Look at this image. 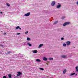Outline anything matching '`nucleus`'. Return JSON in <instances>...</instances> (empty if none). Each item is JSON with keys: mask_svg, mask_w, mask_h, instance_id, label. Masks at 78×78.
I'll return each instance as SVG.
<instances>
[{"mask_svg": "<svg viewBox=\"0 0 78 78\" xmlns=\"http://www.w3.org/2000/svg\"><path fill=\"white\" fill-rule=\"evenodd\" d=\"M69 23H70V22H67L63 24V27H65V26H66V25H69Z\"/></svg>", "mask_w": 78, "mask_h": 78, "instance_id": "1", "label": "nucleus"}, {"mask_svg": "<svg viewBox=\"0 0 78 78\" xmlns=\"http://www.w3.org/2000/svg\"><path fill=\"white\" fill-rule=\"evenodd\" d=\"M71 42H70V41H67L66 42V45L67 46H69V45H70Z\"/></svg>", "mask_w": 78, "mask_h": 78, "instance_id": "2", "label": "nucleus"}, {"mask_svg": "<svg viewBox=\"0 0 78 78\" xmlns=\"http://www.w3.org/2000/svg\"><path fill=\"white\" fill-rule=\"evenodd\" d=\"M30 15V12H29L27 13H26L24 14V16H26V17H28V16H29Z\"/></svg>", "mask_w": 78, "mask_h": 78, "instance_id": "3", "label": "nucleus"}, {"mask_svg": "<svg viewBox=\"0 0 78 78\" xmlns=\"http://www.w3.org/2000/svg\"><path fill=\"white\" fill-rule=\"evenodd\" d=\"M60 7H61V4H59V3H58V5H57V8H58V9L59 8H60Z\"/></svg>", "mask_w": 78, "mask_h": 78, "instance_id": "4", "label": "nucleus"}, {"mask_svg": "<svg viewBox=\"0 0 78 78\" xmlns=\"http://www.w3.org/2000/svg\"><path fill=\"white\" fill-rule=\"evenodd\" d=\"M55 1L52 2L51 3V5L52 6H53L55 5Z\"/></svg>", "mask_w": 78, "mask_h": 78, "instance_id": "5", "label": "nucleus"}, {"mask_svg": "<svg viewBox=\"0 0 78 78\" xmlns=\"http://www.w3.org/2000/svg\"><path fill=\"white\" fill-rule=\"evenodd\" d=\"M23 45H27L28 44V42H24L23 43Z\"/></svg>", "mask_w": 78, "mask_h": 78, "instance_id": "6", "label": "nucleus"}, {"mask_svg": "<svg viewBox=\"0 0 78 78\" xmlns=\"http://www.w3.org/2000/svg\"><path fill=\"white\" fill-rule=\"evenodd\" d=\"M61 56L62 58H67L66 56L64 55H62Z\"/></svg>", "mask_w": 78, "mask_h": 78, "instance_id": "7", "label": "nucleus"}, {"mask_svg": "<svg viewBox=\"0 0 78 78\" xmlns=\"http://www.w3.org/2000/svg\"><path fill=\"white\" fill-rule=\"evenodd\" d=\"M37 50H34L33 51V53H37Z\"/></svg>", "mask_w": 78, "mask_h": 78, "instance_id": "8", "label": "nucleus"}, {"mask_svg": "<svg viewBox=\"0 0 78 78\" xmlns=\"http://www.w3.org/2000/svg\"><path fill=\"white\" fill-rule=\"evenodd\" d=\"M43 59L44 61H47V58L45 57L43 58Z\"/></svg>", "mask_w": 78, "mask_h": 78, "instance_id": "9", "label": "nucleus"}, {"mask_svg": "<svg viewBox=\"0 0 78 78\" xmlns=\"http://www.w3.org/2000/svg\"><path fill=\"white\" fill-rule=\"evenodd\" d=\"M43 45V44H40L38 46V48H41V47H42Z\"/></svg>", "mask_w": 78, "mask_h": 78, "instance_id": "10", "label": "nucleus"}, {"mask_svg": "<svg viewBox=\"0 0 78 78\" xmlns=\"http://www.w3.org/2000/svg\"><path fill=\"white\" fill-rule=\"evenodd\" d=\"M66 72H67V70H66V69H65L63 71V73L64 74H65Z\"/></svg>", "mask_w": 78, "mask_h": 78, "instance_id": "11", "label": "nucleus"}, {"mask_svg": "<svg viewBox=\"0 0 78 78\" xmlns=\"http://www.w3.org/2000/svg\"><path fill=\"white\" fill-rule=\"evenodd\" d=\"M27 45H28V46H30V47H31V46H32V44H30L29 42H28L27 43Z\"/></svg>", "mask_w": 78, "mask_h": 78, "instance_id": "12", "label": "nucleus"}, {"mask_svg": "<svg viewBox=\"0 0 78 78\" xmlns=\"http://www.w3.org/2000/svg\"><path fill=\"white\" fill-rule=\"evenodd\" d=\"M36 61L37 62H39L41 61L39 59H37Z\"/></svg>", "mask_w": 78, "mask_h": 78, "instance_id": "13", "label": "nucleus"}, {"mask_svg": "<svg viewBox=\"0 0 78 78\" xmlns=\"http://www.w3.org/2000/svg\"><path fill=\"white\" fill-rule=\"evenodd\" d=\"M48 59L50 60V61H51V60H53V58H48Z\"/></svg>", "mask_w": 78, "mask_h": 78, "instance_id": "14", "label": "nucleus"}, {"mask_svg": "<svg viewBox=\"0 0 78 78\" xmlns=\"http://www.w3.org/2000/svg\"><path fill=\"white\" fill-rule=\"evenodd\" d=\"M75 73H71V74L69 75L70 76H72V75H75Z\"/></svg>", "mask_w": 78, "mask_h": 78, "instance_id": "15", "label": "nucleus"}, {"mask_svg": "<svg viewBox=\"0 0 78 78\" xmlns=\"http://www.w3.org/2000/svg\"><path fill=\"white\" fill-rule=\"evenodd\" d=\"M8 76H9V78H11V74H9Z\"/></svg>", "mask_w": 78, "mask_h": 78, "instance_id": "16", "label": "nucleus"}, {"mask_svg": "<svg viewBox=\"0 0 78 78\" xmlns=\"http://www.w3.org/2000/svg\"><path fill=\"white\" fill-rule=\"evenodd\" d=\"M78 66H76V70L77 72H78Z\"/></svg>", "mask_w": 78, "mask_h": 78, "instance_id": "17", "label": "nucleus"}, {"mask_svg": "<svg viewBox=\"0 0 78 78\" xmlns=\"http://www.w3.org/2000/svg\"><path fill=\"white\" fill-rule=\"evenodd\" d=\"M58 21H57L55 22L54 23V25H55V24H56V23H58Z\"/></svg>", "mask_w": 78, "mask_h": 78, "instance_id": "18", "label": "nucleus"}, {"mask_svg": "<svg viewBox=\"0 0 78 78\" xmlns=\"http://www.w3.org/2000/svg\"><path fill=\"white\" fill-rule=\"evenodd\" d=\"M27 41H30L31 40V39H30V38L28 37L27 38Z\"/></svg>", "mask_w": 78, "mask_h": 78, "instance_id": "19", "label": "nucleus"}, {"mask_svg": "<svg viewBox=\"0 0 78 78\" xmlns=\"http://www.w3.org/2000/svg\"><path fill=\"white\" fill-rule=\"evenodd\" d=\"M17 73L18 74L20 75H22V73H20V72H17Z\"/></svg>", "mask_w": 78, "mask_h": 78, "instance_id": "20", "label": "nucleus"}, {"mask_svg": "<svg viewBox=\"0 0 78 78\" xmlns=\"http://www.w3.org/2000/svg\"><path fill=\"white\" fill-rule=\"evenodd\" d=\"M20 28V27L19 26H18L16 27V29H19V28Z\"/></svg>", "mask_w": 78, "mask_h": 78, "instance_id": "21", "label": "nucleus"}, {"mask_svg": "<svg viewBox=\"0 0 78 78\" xmlns=\"http://www.w3.org/2000/svg\"><path fill=\"white\" fill-rule=\"evenodd\" d=\"M63 47H66V44L64 43L63 44Z\"/></svg>", "mask_w": 78, "mask_h": 78, "instance_id": "22", "label": "nucleus"}, {"mask_svg": "<svg viewBox=\"0 0 78 78\" xmlns=\"http://www.w3.org/2000/svg\"><path fill=\"white\" fill-rule=\"evenodd\" d=\"M12 53V51H9L7 52V54H10V53Z\"/></svg>", "mask_w": 78, "mask_h": 78, "instance_id": "23", "label": "nucleus"}, {"mask_svg": "<svg viewBox=\"0 0 78 78\" xmlns=\"http://www.w3.org/2000/svg\"><path fill=\"white\" fill-rule=\"evenodd\" d=\"M28 31L25 32V34H28Z\"/></svg>", "mask_w": 78, "mask_h": 78, "instance_id": "24", "label": "nucleus"}, {"mask_svg": "<svg viewBox=\"0 0 78 78\" xmlns=\"http://www.w3.org/2000/svg\"><path fill=\"white\" fill-rule=\"evenodd\" d=\"M4 12H0V14H4Z\"/></svg>", "mask_w": 78, "mask_h": 78, "instance_id": "25", "label": "nucleus"}, {"mask_svg": "<svg viewBox=\"0 0 78 78\" xmlns=\"http://www.w3.org/2000/svg\"><path fill=\"white\" fill-rule=\"evenodd\" d=\"M0 47H3V45L2 44H0Z\"/></svg>", "mask_w": 78, "mask_h": 78, "instance_id": "26", "label": "nucleus"}, {"mask_svg": "<svg viewBox=\"0 0 78 78\" xmlns=\"http://www.w3.org/2000/svg\"><path fill=\"white\" fill-rule=\"evenodd\" d=\"M40 70H44V69L42 68H40Z\"/></svg>", "mask_w": 78, "mask_h": 78, "instance_id": "27", "label": "nucleus"}, {"mask_svg": "<svg viewBox=\"0 0 78 78\" xmlns=\"http://www.w3.org/2000/svg\"><path fill=\"white\" fill-rule=\"evenodd\" d=\"M6 5L7 6H8V7L9 6V5L8 4L6 3Z\"/></svg>", "mask_w": 78, "mask_h": 78, "instance_id": "28", "label": "nucleus"}, {"mask_svg": "<svg viewBox=\"0 0 78 78\" xmlns=\"http://www.w3.org/2000/svg\"><path fill=\"white\" fill-rule=\"evenodd\" d=\"M19 34H20V33H18L16 34V35H19Z\"/></svg>", "mask_w": 78, "mask_h": 78, "instance_id": "29", "label": "nucleus"}, {"mask_svg": "<svg viewBox=\"0 0 78 78\" xmlns=\"http://www.w3.org/2000/svg\"><path fill=\"white\" fill-rule=\"evenodd\" d=\"M64 38L63 37H62L61 38V40H62V41H63V40H64Z\"/></svg>", "mask_w": 78, "mask_h": 78, "instance_id": "30", "label": "nucleus"}, {"mask_svg": "<svg viewBox=\"0 0 78 78\" xmlns=\"http://www.w3.org/2000/svg\"><path fill=\"white\" fill-rule=\"evenodd\" d=\"M64 18H65V16H63V17H62V19H64Z\"/></svg>", "mask_w": 78, "mask_h": 78, "instance_id": "31", "label": "nucleus"}, {"mask_svg": "<svg viewBox=\"0 0 78 78\" xmlns=\"http://www.w3.org/2000/svg\"><path fill=\"white\" fill-rule=\"evenodd\" d=\"M3 78H6V77L5 76H4L3 77Z\"/></svg>", "mask_w": 78, "mask_h": 78, "instance_id": "32", "label": "nucleus"}, {"mask_svg": "<svg viewBox=\"0 0 78 78\" xmlns=\"http://www.w3.org/2000/svg\"><path fill=\"white\" fill-rule=\"evenodd\" d=\"M6 33L5 32V33H4V35H6Z\"/></svg>", "mask_w": 78, "mask_h": 78, "instance_id": "33", "label": "nucleus"}, {"mask_svg": "<svg viewBox=\"0 0 78 78\" xmlns=\"http://www.w3.org/2000/svg\"><path fill=\"white\" fill-rule=\"evenodd\" d=\"M20 74H17V76H20Z\"/></svg>", "mask_w": 78, "mask_h": 78, "instance_id": "34", "label": "nucleus"}, {"mask_svg": "<svg viewBox=\"0 0 78 78\" xmlns=\"http://www.w3.org/2000/svg\"><path fill=\"white\" fill-rule=\"evenodd\" d=\"M19 29L20 30H22V29L21 28H20H20H19Z\"/></svg>", "mask_w": 78, "mask_h": 78, "instance_id": "35", "label": "nucleus"}, {"mask_svg": "<svg viewBox=\"0 0 78 78\" xmlns=\"http://www.w3.org/2000/svg\"><path fill=\"white\" fill-rule=\"evenodd\" d=\"M77 5H78V2H77Z\"/></svg>", "mask_w": 78, "mask_h": 78, "instance_id": "36", "label": "nucleus"}, {"mask_svg": "<svg viewBox=\"0 0 78 78\" xmlns=\"http://www.w3.org/2000/svg\"><path fill=\"white\" fill-rule=\"evenodd\" d=\"M76 75H76H77V74H76V75Z\"/></svg>", "mask_w": 78, "mask_h": 78, "instance_id": "37", "label": "nucleus"}]
</instances>
